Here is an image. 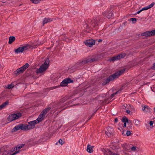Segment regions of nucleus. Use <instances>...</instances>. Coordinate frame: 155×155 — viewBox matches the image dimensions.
Returning a JSON list of instances; mask_svg holds the SVG:
<instances>
[{
  "mask_svg": "<svg viewBox=\"0 0 155 155\" xmlns=\"http://www.w3.org/2000/svg\"><path fill=\"white\" fill-rule=\"evenodd\" d=\"M118 121V119L117 118H115L114 119V122L116 123H117V122Z\"/></svg>",
  "mask_w": 155,
  "mask_h": 155,
  "instance_id": "42",
  "label": "nucleus"
},
{
  "mask_svg": "<svg viewBox=\"0 0 155 155\" xmlns=\"http://www.w3.org/2000/svg\"><path fill=\"white\" fill-rule=\"evenodd\" d=\"M154 110H155V108H154Z\"/></svg>",
  "mask_w": 155,
  "mask_h": 155,
  "instance_id": "49",
  "label": "nucleus"
},
{
  "mask_svg": "<svg viewBox=\"0 0 155 155\" xmlns=\"http://www.w3.org/2000/svg\"><path fill=\"white\" fill-rule=\"evenodd\" d=\"M73 81L70 78H67L64 80L60 84L61 86H65L67 85L68 83H71Z\"/></svg>",
  "mask_w": 155,
  "mask_h": 155,
  "instance_id": "9",
  "label": "nucleus"
},
{
  "mask_svg": "<svg viewBox=\"0 0 155 155\" xmlns=\"http://www.w3.org/2000/svg\"><path fill=\"white\" fill-rule=\"evenodd\" d=\"M9 102L8 101H5L4 103L0 105V110L5 107L8 104Z\"/></svg>",
  "mask_w": 155,
  "mask_h": 155,
  "instance_id": "22",
  "label": "nucleus"
},
{
  "mask_svg": "<svg viewBox=\"0 0 155 155\" xmlns=\"http://www.w3.org/2000/svg\"><path fill=\"white\" fill-rule=\"evenodd\" d=\"M112 155H118L116 153H114Z\"/></svg>",
  "mask_w": 155,
  "mask_h": 155,
  "instance_id": "46",
  "label": "nucleus"
},
{
  "mask_svg": "<svg viewBox=\"0 0 155 155\" xmlns=\"http://www.w3.org/2000/svg\"><path fill=\"white\" fill-rule=\"evenodd\" d=\"M21 116V113H18L16 114H12L8 117L7 120L8 123L11 122L14 120L18 119Z\"/></svg>",
  "mask_w": 155,
  "mask_h": 155,
  "instance_id": "3",
  "label": "nucleus"
},
{
  "mask_svg": "<svg viewBox=\"0 0 155 155\" xmlns=\"http://www.w3.org/2000/svg\"><path fill=\"white\" fill-rule=\"evenodd\" d=\"M52 21V19L49 18H45L43 20V25H44L45 24L51 21Z\"/></svg>",
  "mask_w": 155,
  "mask_h": 155,
  "instance_id": "20",
  "label": "nucleus"
},
{
  "mask_svg": "<svg viewBox=\"0 0 155 155\" xmlns=\"http://www.w3.org/2000/svg\"><path fill=\"white\" fill-rule=\"evenodd\" d=\"M126 127V123H124V124L123 127Z\"/></svg>",
  "mask_w": 155,
  "mask_h": 155,
  "instance_id": "43",
  "label": "nucleus"
},
{
  "mask_svg": "<svg viewBox=\"0 0 155 155\" xmlns=\"http://www.w3.org/2000/svg\"><path fill=\"white\" fill-rule=\"evenodd\" d=\"M8 154V153L7 151L5 150L2 151L0 150V155H7Z\"/></svg>",
  "mask_w": 155,
  "mask_h": 155,
  "instance_id": "24",
  "label": "nucleus"
},
{
  "mask_svg": "<svg viewBox=\"0 0 155 155\" xmlns=\"http://www.w3.org/2000/svg\"><path fill=\"white\" fill-rule=\"evenodd\" d=\"M103 150H104V151H105V150L104 149Z\"/></svg>",
  "mask_w": 155,
  "mask_h": 155,
  "instance_id": "48",
  "label": "nucleus"
},
{
  "mask_svg": "<svg viewBox=\"0 0 155 155\" xmlns=\"http://www.w3.org/2000/svg\"><path fill=\"white\" fill-rule=\"evenodd\" d=\"M100 21V18L99 17L97 16L94 17L93 20L91 19H89L88 20V23L91 25L93 27L95 26H97Z\"/></svg>",
  "mask_w": 155,
  "mask_h": 155,
  "instance_id": "4",
  "label": "nucleus"
},
{
  "mask_svg": "<svg viewBox=\"0 0 155 155\" xmlns=\"http://www.w3.org/2000/svg\"><path fill=\"white\" fill-rule=\"evenodd\" d=\"M29 66V64L26 63L25 64L20 68L18 69L15 71V73L16 74H19L23 73V72Z\"/></svg>",
  "mask_w": 155,
  "mask_h": 155,
  "instance_id": "6",
  "label": "nucleus"
},
{
  "mask_svg": "<svg viewBox=\"0 0 155 155\" xmlns=\"http://www.w3.org/2000/svg\"><path fill=\"white\" fill-rule=\"evenodd\" d=\"M15 38L14 36H10L9 38L8 43L10 44H12L15 40Z\"/></svg>",
  "mask_w": 155,
  "mask_h": 155,
  "instance_id": "23",
  "label": "nucleus"
},
{
  "mask_svg": "<svg viewBox=\"0 0 155 155\" xmlns=\"http://www.w3.org/2000/svg\"><path fill=\"white\" fill-rule=\"evenodd\" d=\"M19 130H25L24 124H19L15 126L13 129L12 131L13 132H14Z\"/></svg>",
  "mask_w": 155,
  "mask_h": 155,
  "instance_id": "8",
  "label": "nucleus"
},
{
  "mask_svg": "<svg viewBox=\"0 0 155 155\" xmlns=\"http://www.w3.org/2000/svg\"><path fill=\"white\" fill-rule=\"evenodd\" d=\"M58 142L61 145H62L63 144L62 140L61 139L59 140Z\"/></svg>",
  "mask_w": 155,
  "mask_h": 155,
  "instance_id": "36",
  "label": "nucleus"
},
{
  "mask_svg": "<svg viewBox=\"0 0 155 155\" xmlns=\"http://www.w3.org/2000/svg\"><path fill=\"white\" fill-rule=\"evenodd\" d=\"M94 147V146H91L89 144L88 145L87 147V151L90 153H92L93 151Z\"/></svg>",
  "mask_w": 155,
  "mask_h": 155,
  "instance_id": "19",
  "label": "nucleus"
},
{
  "mask_svg": "<svg viewBox=\"0 0 155 155\" xmlns=\"http://www.w3.org/2000/svg\"><path fill=\"white\" fill-rule=\"evenodd\" d=\"M142 11L141 9L140 11L137 12L136 13H135V14L136 15L137 14H139Z\"/></svg>",
  "mask_w": 155,
  "mask_h": 155,
  "instance_id": "40",
  "label": "nucleus"
},
{
  "mask_svg": "<svg viewBox=\"0 0 155 155\" xmlns=\"http://www.w3.org/2000/svg\"><path fill=\"white\" fill-rule=\"evenodd\" d=\"M44 117H45L40 113L37 119L34 120L35 121V122L37 124L43 120Z\"/></svg>",
  "mask_w": 155,
  "mask_h": 155,
  "instance_id": "16",
  "label": "nucleus"
},
{
  "mask_svg": "<svg viewBox=\"0 0 155 155\" xmlns=\"http://www.w3.org/2000/svg\"><path fill=\"white\" fill-rule=\"evenodd\" d=\"M155 3L154 2H152L151 4L150 5H149L143 8L142 9H141V10L142 11L144 10H146L148 9L149 8H151L154 5Z\"/></svg>",
  "mask_w": 155,
  "mask_h": 155,
  "instance_id": "18",
  "label": "nucleus"
},
{
  "mask_svg": "<svg viewBox=\"0 0 155 155\" xmlns=\"http://www.w3.org/2000/svg\"><path fill=\"white\" fill-rule=\"evenodd\" d=\"M95 61L96 60L94 58H86L83 60L81 62V63L83 64H85L88 63L92 62Z\"/></svg>",
  "mask_w": 155,
  "mask_h": 155,
  "instance_id": "14",
  "label": "nucleus"
},
{
  "mask_svg": "<svg viewBox=\"0 0 155 155\" xmlns=\"http://www.w3.org/2000/svg\"><path fill=\"white\" fill-rule=\"evenodd\" d=\"M102 40H101V39H100V40H99V42H100V41H102Z\"/></svg>",
  "mask_w": 155,
  "mask_h": 155,
  "instance_id": "47",
  "label": "nucleus"
},
{
  "mask_svg": "<svg viewBox=\"0 0 155 155\" xmlns=\"http://www.w3.org/2000/svg\"><path fill=\"white\" fill-rule=\"evenodd\" d=\"M113 13L111 11L109 12L108 11H106L103 15L104 16L107 18L110 19L113 16Z\"/></svg>",
  "mask_w": 155,
  "mask_h": 155,
  "instance_id": "15",
  "label": "nucleus"
},
{
  "mask_svg": "<svg viewBox=\"0 0 155 155\" xmlns=\"http://www.w3.org/2000/svg\"><path fill=\"white\" fill-rule=\"evenodd\" d=\"M33 3L36 4L39 2L41 0H30Z\"/></svg>",
  "mask_w": 155,
  "mask_h": 155,
  "instance_id": "29",
  "label": "nucleus"
},
{
  "mask_svg": "<svg viewBox=\"0 0 155 155\" xmlns=\"http://www.w3.org/2000/svg\"><path fill=\"white\" fill-rule=\"evenodd\" d=\"M153 124V121H150V126H152Z\"/></svg>",
  "mask_w": 155,
  "mask_h": 155,
  "instance_id": "38",
  "label": "nucleus"
},
{
  "mask_svg": "<svg viewBox=\"0 0 155 155\" xmlns=\"http://www.w3.org/2000/svg\"><path fill=\"white\" fill-rule=\"evenodd\" d=\"M141 35L142 36H144L145 37H150V31H147L141 33Z\"/></svg>",
  "mask_w": 155,
  "mask_h": 155,
  "instance_id": "21",
  "label": "nucleus"
},
{
  "mask_svg": "<svg viewBox=\"0 0 155 155\" xmlns=\"http://www.w3.org/2000/svg\"><path fill=\"white\" fill-rule=\"evenodd\" d=\"M130 20L133 22H134V23H136L137 21V19L135 18H131L130 19Z\"/></svg>",
  "mask_w": 155,
  "mask_h": 155,
  "instance_id": "32",
  "label": "nucleus"
},
{
  "mask_svg": "<svg viewBox=\"0 0 155 155\" xmlns=\"http://www.w3.org/2000/svg\"><path fill=\"white\" fill-rule=\"evenodd\" d=\"M150 36H153L155 35V30H152L150 31Z\"/></svg>",
  "mask_w": 155,
  "mask_h": 155,
  "instance_id": "31",
  "label": "nucleus"
},
{
  "mask_svg": "<svg viewBox=\"0 0 155 155\" xmlns=\"http://www.w3.org/2000/svg\"><path fill=\"white\" fill-rule=\"evenodd\" d=\"M14 85L12 84H10L8 85L7 88L8 89H11L13 88L14 87Z\"/></svg>",
  "mask_w": 155,
  "mask_h": 155,
  "instance_id": "30",
  "label": "nucleus"
},
{
  "mask_svg": "<svg viewBox=\"0 0 155 155\" xmlns=\"http://www.w3.org/2000/svg\"><path fill=\"white\" fill-rule=\"evenodd\" d=\"M56 88V87H51V90H52L54 89H55Z\"/></svg>",
  "mask_w": 155,
  "mask_h": 155,
  "instance_id": "44",
  "label": "nucleus"
},
{
  "mask_svg": "<svg viewBox=\"0 0 155 155\" xmlns=\"http://www.w3.org/2000/svg\"><path fill=\"white\" fill-rule=\"evenodd\" d=\"M152 91L155 92V84L153 85L151 87Z\"/></svg>",
  "mask_w": 155,
  "mask_h": 155,
  "instance_id": "33",
  "label": "nucleus"
},
{
  "mask_svg": "<svg viewBox=\"0 0 155 155\" xmlns=\"http://www.w3.org/2000/svg\"><path fill=\"white\" fill-rule=\"evenodd\" d=\"M16 153H14L11 155H15L16 154Z\"/></svg>",
  "mask_w": 155,
  "mask_h": 155,
  "instance_id": "45",
  "label": "nucleus"
},
{
  "mask_svg": "<svg viewBox=\"0 0 155 155\" xmlns=\"http://www.w3.org/2000/svg\"><path fill=\"white\" fill-rule=\"evenodd\" d=\"M51 108L50 107H48L43 110L41 114L45 117L46 114L51 109Z\"/></svg>",
  "mask_w": 155,
  "mask_h": 155,
  "instance_id": "17",
  "label": "nucleus"
},
{
  "mask_svg": "<svg viewBox=\"0 0 155 155\" xmlns=\"http://www.w3.org/2000/svg\"><path fill=\"white\" fill-rule=\"evenodd\" d=\"M121 91V90H118V91H117L116 92L113 93V94H112L111 95V98H112L113 97L114 95L116 94H118V93H120V92Z\"/></svg>",
  "mask_w": 155,
  "mask_h": 155,
  "instance_id": "28",
  "label": "nucleus"
},
{
  "mask_svg": "<svg viewBox=\"0 0 155 155\" xmlns=\"http://www.w3.org/2000/svg\"><path fill=\"white\" fill-rule=\"evenodd\" d=\"M148 107L147 105L145 106L142 108V110L145 112H147L148 110Z\"/></svg>",
  "mask_w": 155,
  "mask_h": 155,
  "instance_id": "27",
  "label": "nucleus"
},
{
  "mask_svg": "<svg viewBox=\"0 0 155 155\" xmlns=\"http://www.w3.org/2000/svg\"><path fill=\"white\" fill-rule=\"evenodd\" d=\"M125 71V69L121 70L110 76L102 83V85H105L110 81H113L115 78H118Z\"/></svg>",
  "mask_w": 155,
  "mask_h": 155,
  "instance_id": "1",
  "label": "nucleus"
},
{
  "mask_svg": "<svg viewBox=\"0 0 155 155\" xmlns=\"http://www.w3.org/2000/svg\"><path fill=\"white\" fill-rule=\"evenodd\" d=\"M95 41L93 39H89L86 40L84 43L85 45L89 47H91L95 44Z\"/></svg>",
  "mask_w": 155,
  "mask_h": 155,
  "instance_id": "11",
  "label": "nucleus"
},
{
  "mask_svg": "<svg viewBox=\"0 0 155 155\" xmlns=\"http://www.w3.org/2000/svg\"><path fill=\"white\" fill-rule=\"evenodd\" d=\"M28 124H24L25 130L33 129L35 127V125L36 124L35 121L33 120L28 122Z\"/></svg>",
  "mask_w": 155,
  "mask_h": 155,
  "instance_id": "5",
  "label": "nucleus"
},
{
  "mask_svg": "<svg viewBox=\"0 0 155 155\" xmlns=\"http://www.w3.org/2000/svg\"><path fill=\"white\" fill-rule=\"evenodd\" d=\"M125 56V54H120L112 58L111 60L112 61H114L117 60H120L121 58H124Z\"/></svg>",
  "mask_w": 155,
  "mask_h": 155,
  "instance_id": "12",
  "label": "nucleus"
},
{
  "mask_svg": "<svg viewBox=\"0 0 155 155\" xmlns=\"http://www.w3.org/2000/svg\"><path fill=\"white\" fill-rule=\"evenodd\" d=\"M131 134L130 131L129 130H128L126 132V135L127 136H129Z\"/></svg>",
  "mask_w": 155,
  "mask_h": 155,
  "instance_id": "37",
  "label": "nucleus"
},
{
  "mask_svg": "<svg viewBox=\"0 0 155 155\" xmlns=\"http://www.w3.org/2000/svg\"><path fill=\"white\" fill-rule=\"evenodd\" d=\"M65 105L64 104H62V103H61L59 106H58V108L59 109L62 108Z\"/></svg>",
  "mask_w": 155,
  "mask_h": 155,
  "instance_id": "35",
  "label": "nucleus"
},
{
  "mask_svg": "<svg viewBox=\"0 0 155 155\" xmlns=\"http://www.w3.org/2000/svg\"><path fill=\"white\" fill-rule=\"evenodd\" d=\"M107 130H106L105 133L109 137L113 134V127H108L107 128Z\"/></svg>",
  "mask_w": 155,
  "mask_h": 155,
  "instance_id": "10",
  "label": "nucleus"
},
{
  "mask_svg": "<svg viewBox=\"0 0 155 155\" xmlns=\"http://www.w3.org/2000/svg\"><path fill=\"white\" fill-rule=\"evenodd\" d=\"M29 46V45L26 44L22 47H20L17 49H15V53H22L24 50H27Z\"/></svg>",
  "mask_w": 155,
  "mask_h": 155,
  "instance_id": "7",
  "label": "nucleus"
},
{
  "mask_svg": "<svg viewBox=\"0 0 155 155\" xmlns=\"http://www.w3.org/2000/svg\"><path fill=\"white\" fill-rule=\"evenodd\" d=\"M49 62V59L48 58H47L44 64L40 66L39 68L36 70V73H41L46 71L48 67Z\"/></svg>",
  "mask_w": 155,
  "mask_h": 155,
  "instance_id": "2",
  "label": "nucleus"
},
{
  "mask_svg": "<svg viewBox=\"0 0 155 155\" xmlns=\"http://www.w3.org/2000/svg\"><path fill=\"white\" fill-rule=\"evenodd\" d=\"M126 112L128 114H130V110H127L126 111Z\"/></svg>",
  "mask_w": 155,
  "mask_h": 155,
  "instance_id": "39",
  "label": "nucleus"
},
{
  "mask_svg": "<svg viewBox=\"0 0 155 155\" xmlns=\"http://www.w3.org/2000/svg\"><path fill=\"white\" fill-rule=\"evenodd\" d=\"M131 150L132 151H135L136 149V147L133 146L132 147H131Z\"/></svg>",
  "mask_w": 155,
  "mask_h": 155,
  "instance_id": "34",
  "label": "nucleus"
},
{
  "mask_svg": "<svg viewBox=\"0 0 155 155\" xmlns=\"http://www.w3.org/2000/svg\"><path fill=\"white\" fill-rule=\"evenodd\" d=\"M24 144L18 145L16 147H15L13 148H12V151H14L15 150V152L14 153H16V154L20 152V151L19 150L24 146Z\"/></svg>",
  "mask_w": 155,
  "mask_h": 155,
  "instance_id": "13",
  "label": "nucleus"
},
{
  "mask_svg": "<svg viewBox=\"0 0 155 155\" xmlns=\"http://www.w3.org/2000/svg\"><path fill=\"white\" fill-rule=\"evenodd\" d=\"M152 68L153 69H154V70L155 69V63L153 64V66Z\"/></svg>",
  "mask_w": 155,
  "mask_h": 155,
  "instance_id": "41",
  "label": "nucleus"
},
{
  "mask_svg": "<svg viewBox=\"0 0 155 155\" xmlns=\"http://www.w3.org/2000/svg\"><path fill=\"white\" fill-rule=\"evenodd\" d=\"M134 122L135 125L136 126H139L140 125L139 121L137 120H135L134 121Z\"/></svg>",
  "mask_w": 155,
  "mask_h": 155,
  "instance_id": "26",
  "label": "nucleus"
},
{
  "mask_svg": "<svg viewBox=\"0 0 155 155\" xmlns=\"http://www.w3.org/2000/svg\"><path fill=\"white\" fill-rule=\"evenodd\" d=\"M122 121L124 123H128L129 120L126 117H124L122 119Z\"/></svg>",
  "mask_w": 155,
  "mask_h": 155,
  "instance_id": "25",
  "label": "nucleus"
}]
</instances>
